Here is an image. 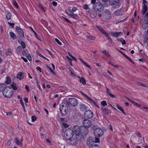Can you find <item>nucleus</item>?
Returning a JSON list of instances; mask_svg holds the SVG:
<instances>
[{"label":"nucleus","instance_id":"20e7f679","mask_svg":"<svg viewBox=\"0 0 148 148\" xmlns=\"http://www.w3.org/2000/svg\"><path fill=\"white\" fill-rule=\"evenodd\" d=\"M60 109L62 115H65L67 113L68 107L65 103L62 102L60 105Z\"/></svg>","mask_w":148,"mask_h":148},{"label":"nucleus","instance_id":"603ef678","mask_svg":"<svg viewBox=\"0 0 148 148\" xmlns=\"http://www.w3.org/2000/svg\"><path fill=\"white\" fill-rule=\"evenodd\" d=\"M32 31H33V32L34 33V35L36 36V38L38 39L39 40V38H38V35L34 31L33 29H32Z\"/></svg>","mask_w":148,"mask_h":148},{"label":"nucleus","instance_id":"4468645a","mask_svg":"<svg viewBox=\"0 0 148 148\" xmlns=\"http://www.w3.org/2000/svg\"><path fill=\"white\" fill-rule=\"evenodd\" d=\"M84 115L88 118H91L93 116V113L90 110H88L85 112Z\"/></svg>","mask_w":148,"mask_h":148},{"label":"nucleus","instance_id":"8fccbe9b","mask_svg":"<svg viewBox=\"0 0 148 148\" xmlns=\"http://www.w3.org/2000/svg\"><path fill=\"white\" fill-rule=\"evenodd\" d=\"M106 93L108 95L110 94V90L107 87H106Z\"/></svg>","mask_w":148,"mask_h":148},{"label":"nucleus","instance_id":"680f3d73","mask_svg":"<svg viewBox=\"0 0 148 148\" xmlns=\"http://www.w3.org/2000/svg\"><path fill=\"white\" fill-rule=\"evenodd\" d=\"M46 51L51 56H52L53 55L52 53L48 49H47Z\"/></svg>","mask_w":148,"mask_h":148},{"label":"nucleus","instance_id":"79ce46f5","mask_svg":"<svg viewBox=\"0 0 148 148\" xmlns=\"http://www.w3.org/2000/svg\"><path fill=\"white\" fill-rule=\"evenodd\" d=\"M55 41L57 43L60 45H62V43L60 42V41L57 38H55Z\"/></svg>","mask_w":148,"mask_h":148},{"label":"nucleus","instance_id":"338daca9","mask_svg":"<svg viewBox=\"0 0 148 148\" xmlns=\"http://www.w3.org/2000/svg\"><path fill=\"white\" fill-rule=\"evenodd\" d=\"M111 65L112 66L116 68H119V66L117 65H114L113 64H111Z\"/></svg>","mask_w":148,"mask_h":148},{"label":"nucleus","instance_id":"a878e982","mask_svg":"<svg viewBox=\"0 0 148 148\" xmlns=\"http://www.w3.org/2000/svg\"><path fill=\"white\" fill-rule=\"evenodd\" d=\"M11 79L9 76H7L6 78L5 83L7 84H9L11 83Z\"/></svg>","mask_w":148,"mask_h":148},{"label":"nucleus","instance_id":"4d7b16f0","mask_svg":"<svg viewBox=\"0 0 148 148\" xmlns=\"http://www.w3.org/2000/svg\"><path fill=\"white\" fill-rule=\"evenodd\" d=\"M108 95L112 97H113V98H115V95H114L111 93L110 94Z\"/></svg>","mask_w":148,"mask_h":148},{"label":"nucleus","instance_id":"7ed1b4c3","mask_svg":"<svg viewBox=\"0 0 148 148\" xmlns=\"http://www.w3.org/2000/svg\"><path fill=\"white\" fill-rule=\"evenodd\" d=\"M3 95L7 98H10L13 95V92L12 89L8 86L5 87L3 91Z\"/></svg>","mask_w":148,"mask_h":148},{"label":"nucleus","instance_id":"bf43d9fd","mask_svg":"<svg viewBox=\"0 0 148 148\" xmlns=\"http://www.w3.org/2000/svg\"><path fill=\"white\" fill-rule=\"evenodd\" d=\"M49 70L53 73V75H56L55 73L54 72V71L53 70H52L51 69H51H50Z\"/></svg>","mask_w":148,"mask_h":148},{"label":"nucleus","instance_id":"c9c22d12","mask_svg":"<svg viewBox=\"0 0 148 148\" xmlns=\"http://www.w3.org/2000/svg\"><path fill=\"white\" fill-rule=\"evenodd\" d=\"M21 47L20 46H18L17 49H16V51L18 53H20L21 51Z\"/></svg>","mask_w":148,"mask_h":148},{"label":"nucleus","instance_id":"ddd939ff","mask_svg":"<svg viewBox=\"0 0 148 148\" xmlns=\"http://www.w3.org/2000/svg\"><path fill=\"white\" fill-rule=\"evenodd\" d=\"M112 36L113 37H119L123 35V33L121 32H110Z\"/></svg>","mask_w":148,"mask_h":148},{"label":"nucleus","instance_id":"a19ab883","mask_svg":"<svg viewBox=\"0 0 148 148\" xmlns=\"http://www.w3.org/2000/svg\"><path fill=\"white\" fill-rule=\"evenodd\" d=\"M143 6H147V5L148 4L147 2L145 0H143Z\"/></svg>","mask_w":148,"mask_h":148},{"label":"nucleus","instance_id":"9d476101","mask_svg":"<svg viewBox=\"0 0 148 148\" xmlns=\"http://www.w3.org/2000/svg\"><path fill=\"white\" fill-rule=\"evenodd\" d=\"M103 130L99 128H97L95 129L94 134L96 137L101 136L103 134Z\"/></svg>","mask_w":148,"mask_h":148},{"label":"nucleus","instance_id":"ea45409f","mask_svg":"<svg viewBox=\"0 0 148 148\" xmlns=\"http://www.w3.org/2000/svg\"><path fill=\"white\" fill-rule=\"evenodd\" d=\"M101 104L103 106H105L107 105V103L105 101H103L101 102Z\"/></svg>","mask_w":148,"mask_h":148},{"label":"nucleus","instance_id":"9b49d317","mask_svg":"<svg viewBox=\"0 0 148 148\" xmlns=\"http://www.w3.org/2000/svg\"><path fill=\"white\" fill-rule=\"evenodd\" d=\"M83 124L85 128L90 127L92 125V123L90 120L88 119H84L83 121Z\"/></svg>","mask_w":148,"mask_h":148},{"label":"nucleus","instance_id":"2f4dec72","mask_svg":"<svg viewBox=\"0 0 148 148\" xmlns=\"http://www.w3.org/2000/svg\"><path fill=\"white\" fill-rule=\"evenodd\" d=\"M86 38L90 40H94L95 39V37L94 36H87Z\"/></svg>","mask_w":148,"mask_h":148},{"label":"nucleus","instance_id":"6e6d98bb","mask_svg":"<svg viewBox=\"0 0 148 148\" xmlns=\"http://www.w3.org/2000/svg\"><path fill=\"white\" fill-rule=\"evenodd\" d=\"M110 15H108L106 17V20L107 21L110 19Z\"/></svg>","mask_w":148,"mask_h":148},{"label":"nucleus","instance_id":"f03ea898","mask_svg":"<svg viewBox=\"0 0 148 148\" xmlns=\"http://www.w3.org/2000/svg\"><path fill=\"white\" fill-rule=\"evenodd\" d=\"M99 140L98 138L89 137L86 143L88 145H91L89 148H100L99 146L98 145H92L93 143H99Z\"/></svg>","mask_w":148,"mask_h":148},{"label":"nucleus","instance_id":"e433bc0d","mask_svg":"<svg viewBox=\"0 0 148 148\" xmlns=\"http://www.w3.org/2000/svg\"><path fill=\"white\" fill-rule=\"evenodd\" d=\"M66 13L70 16L73 13L72 12L69 10H66Z\"/></svg>","mask_w":148,"mask_h":148},{"label":"nucleus","instance_id":"f704fd0d","mask_svg":"<svg viewBox=\"0 0 148 148\" xmlns=\"http://www.w3.org/2000/svg\"><path fill=\"white\" fill-rule=\"evenodd\" d=\"M20 103L21 104V106H22L23 108L24 109H25V105H24V104L23 103V100H22V99H21L20 100Z\"/></svg>","mask_w":148,"mask_h":148},{"label":"nucleus","instance_id":"412c9836","mask_svg":"<svg viewBox=\"0 0 148 148\" xmlns=\"http://www.w3.org/2000/svg\"><path fill=\"white\" fill-rule=\"evenodd\" d=\"M24 77V74L22 72L19 73L17 75V77L19 79H23Z\"/></svg>","mask_w":148,"mask_h":148},{"label":"nucleus","instance_id":"2eb2a0df","mask_svg":"<svg viewBox=\"0 0 148 148\" xmlns=\"http://www.w3.org/2000/svg\"><path fill=\"white\" fill-rule=\"evenodd\" d=\"M16 29L17 31L20 36L22 38H24V34L23 30L18 26H16Z\"/></svg>","mask_w":148,"mask_h":148},{"label":"nucleus","instance_id":"c85d7f7f","mask_svg":"<svg viewBox=\"0 0 148 148\" xmlns=\"http://www.w3.org/2000/svg\"><path fill=\"white\" fill-rule=\"evenodd\" d=\"M115 15L116 16H119L122 15L121 11L120 10H117L114 12Z\"/></svg>","mask_w":148,"mask_h":148},{"label":"nucleus","instance_id":"72a5a7b5","mask_svg":"<svg viewBox=\"0 0 148 148\" xmlns=\"http://www.w3.org/2000/svg\"><path fill=\"white\" fill-rule=\"evenodd\" d=\"M11 14L8 12L6 15V18L8 20H10L11 18Z\"/></svg>","mask_w":148,"mask_h":148},{"label":"nucleus","instance_id":"7c9ffc66","mask_svg":"<svg viewBox=\"0 0 148 148\" xmlns=\"http://www.w3.org/2000/svg\"><path fill=\"white\" fill-rule=\"evenodd\" d=\"M102 53H104L105 55L106 56L108 57H110V55L109 53L107 52V51L105 50H104L102 51Z\"/></svg>","mask_w":148,"mask_h":148},{"label":"nucleus","instance_id":"0e129e2a","mask_svg":"<svg viewBox=\"0 0 148 148\" xmlns=\"http://www.w3.org/2000/svg\"><path fill=\"white\" fill-rule=\"evenodd\" d=\"M26 103H28V99L27 98H25L24 99Z\"/></svg>","mask_w":148,"mask_h":148},{"label":"nucleus","instance_id":"c756f323","mask_svg":"<svg viewBox=\"0 0 148 148\" xmlns=\"http://www.w3.org/2000/svg\"><path fill=\"white\" fill-rule=\"evenodd\" d=\"M79 59L85 65L86 67L90 68V66L88 65V64L86 63V62H85L84 61L82 60L80 58H79Z\"/></svg>","mask_w":148,"mask_h":148},{"label":"nucleus","instance_id":"58836bf2","mask_svg":"<svg viewBox=\"0 0 148 148\" xmlns=\"http://www.w3.org/2000/svg\"><path fill=\"white\" fill-rule=\"evenodd\" d=\"M69 126V125L66 123H62V126L64 127H68Z\"/></svg>","mask_w":148,"mask_h":148},{"label":"nucleus","instance_id":"a18cd8bd","mask_svg":"<svg viewBox=\"0 0 148 148\" xmlns=\"http://www.w3.org/2000/svg\"><path fill=\"white\" fill-rule=\"evenodd\" d=\"M36 119V117L35 116H33L32 117V121L33 122L35 121Z\"/></svg>","mask_w":148,"mask_h":148},{"label":"nucleus","instance_id":"5fc2aeb1","mask_svg":"<svg viewBox=\"0 0 148 148\" xmlns=\"http://www.w3.org/2000/svg\"><path fill=\"white\" fill-rule=\"evenodd\" d=\"M53 5L54 6H56L57 5V3L55 1H53L52 3Z\"/></svg>","mask_w":148,"mask_h":148},{"label":"nucleus","instance_id":"473e14b6","mask_svg":"<svg viewBox=\"0 0 148 148\" xmlns=\"http://www.w3.org/2000/svg\"><path fill=\"white\" fill-rule=\"evenodd\" d=\"M119 40L121 42L123 45H124L126 44V42L124 39L122 38H120Z\"/></svg>","mask_w":148,"mask_h":148},{"label":"nucleus","instance_id":"e2e57ef3","mask_svg":"<svg viewBox=\"0 0 148 148\" xmlns=\"http://www.w3.org/2000/svg\"><path fill=\"white\" fill-rule=\"evenodd\" d=\"M25 88L28 92L29 91V86L26 85H25Z\"/></svg>","mask_w":148,"mask_h":148},{"label":"nucleus","instance_id":"39448f33","mask_svg":"<svg viewBox=\"0 0 148 148\" xmlns=\"http://www.w3.org/2000/svg\"><path fill=\"white\" fill-rule=\"evenodd\" d=\"M65 139L67 140H69L74 136L73 131L70 129H67L65 130L64 134Z\"/></svg>","mask_w":148,"mask_h":148},{"label":"nucleus","instance_id":"09e8293b","mask_svg":"<svg viewBox=\"0 0 148 148\" xmlns=\"http://www.w3.org/2000/svg\"><path fill=\"white\" fill-rule=\"evenodd\" d=\"M12 51H8L6 52V54L7 55H10L12 53Z\"/></svg>","mask_w":148,"mask_h":148},{"label":"nucleus","instance_id":"49530a36","mask_svg":"<svg viewBox=\"0 0 148 148\" xmlns=\"http://www.w3.org/2000/svg\"><path fill=\"white\" fill-rule=\"evenodd\" d=\"M8 23L10 26L12 28L14 27V23H10L9 22H8Z\"/></svg>","mask_w":148,"mask_h":148},{"label":"nucleus","instance_id":"bb28decb","mask_svg":"<svg viewBox=\"0 0 148 148\" xmlns=\"http://www.w3.org/2000/svg\"><path fill=\"white\" fill-rule=\"evenodd\" d=\"M116 107L117 108L120 110L125 115H126L123 109L118 104L116 105Z\"/></svg>","mask_w":148,"mask_h":148},{"label":"nucleus","instance_id":"dca6fc26","mask_svg":"<svg viewBox=\"0 0 148 148\" xmlns=\"http://www.w3.org/2000/svg\"><path fill=\"white\" fill-rule=\"evenodd\" d=\"M101 110L103 112L106 114H109L111 113L110 110L107 108H103V107L101 108Z\"/></svg>","mask_w":148,"mask_h":148},{"label":"nucleus","instance_id":"cd10ccee","mask_svg":"<svg viewBox=\"0 0 148 148\" xmlns=\"http://www.w3.org/2000/svg\"><path fill=\"white\" fill-rule=\"evenodd\" d=\"M70 16L75 19H77L79 18V16L77 15L74 14L73 12Z\"/></svg>","mask_w":148,"mask_h":148},{"label":"nucleus","instance_id":"37998d69","mask_svg":"<svg viewBox=\"0 0 148 148\" xmlns=\"http://www.w3.org/2000/svg\"><path fill=\"white\" fill-rule=\"evenodd\" d=\"M21 45L23 48H25V43L23 42H21Z\"/></svg>","mask_w":148,"mask_h":148},{"label":"nucleus","instance_id":"864d4df0","mask_svg":"<svg viewBox=\"0 0 148 148\" xmlns=\"http://www.w3.org/2000/svg\"><path fill=\"white\" fill-rule=\"evenodd\" d=\"M21 58L22 59H23V60L25 62H27L28 61L27 60V59H26V58H25L23 57H21Z\"/></svg>","mask_w":148,"mask_h":148},{"label":"nucleus","instance_id":"de8ad7c7","mask_svg":"<svg viewBox=\"0 0 148 148\" xmlns=\"http://www.w3.org/2000/svg\"><path fill=\"white\" fill-rule=\"evenodd\" d=\"M27 51L26 50H25L23 51L22 54L24 56H26L27 54Z\"/></svg>","mask_w":148,"mask_h":148},{"label":"nucleus","instance_id":"774afa93","mask_svg":"<svg viewBox=\"0 0 148 148\" xmlns=\"http://www.w3.org/2000/svg\"><path fill=\"white\" fill-rule=\"evenodd\" d=\"M71 58H73V59L75 61V62H76L77 61V59L74 56H73Z\"/></svg>","mask_w":148,"mask_h":148},{"label":"nucleus","instance_id":"423d86ee","mask_svg":"<svg viewBox=\"0 0 148 148\" xmlns=\"http://www.w3.org/2000/svg\"><path fill=\"white\" fill-rule=\"evenodd\" d=\"M78 101L77 99L75 98H69V100L67 102L68 105L70 106L75 107L78 104Z\"/></svg>","mask_w":148,"mask_h":148},{"label":"nucleus","instance_id":"3c124183","mask_svg":"<svg viewBox=\"0 0 148 148\" xmlns=\"http://www.w3.org/2000/svg\"><path fill=\"white\" fill-rule=\"evenodd\" d=\"M138 85L144 87H147V86H146V85L144 84H143L140 82L138 83Z\"/></svg>","mask_w":148,"mask_h":148},{"label":"nucleus","instance_id":"aec40b11","mask_svg":"<svg viewBox=\"0 0 148 148\" xmlns=\"http://www.w3.org/2000/svg\"><path fill=\"white\" fill-rule=\"evenodd\" d=\"M8 86L12 90H16L17 89L16 84H15L12 83L10 85Z\"/></svg>","mask_w":148,"mask_h":148},{"label":"nucleus","instance_id":"f257e3e1","mask_svg":"<svg viewBox=\"0 0 148 148\" xmlns=\"http://www.w3.org/2000/svg\"><path fill=\"white\" fill-rule=\"evenodd\" d=\"M72 130L74 136H75L76 138L78 139H81L82 136L87 134L88 133V130L87 129L83 127L81 128L77 125L73 127Z\"/></svg>","mask_w":148,"mask_h":148},{"label":"nucleus","instance_id":"1a4fd4ad","mask_svg":"<svg viewBox=\"0 0 148 148\" xmlns=\"http://www.w3.org/2000/svg\"><path fill=\"white\" fill-rule=\"evenodd\" d=\"M97 27L100 31V32H101L105 36V37L110 42H111L112 41V40L111 38L109 37L106 32L102 27L99 26H97Z\"/></svg>","mask_w":148,"mask_h":148},{"label":"nucleus","instance_id":"a211bd4d","mask_svg":"<svg viewBox=\"0 0 148 148\" xmlns=\"http://www.w3.org/2000/svg\"><path fill=\"white\" fill-rule=\"evenodd\" d=\"M128 100L129 101L132 103L134 106L139 108H140L141 107V106L138 103L135 101H132L129 98L128 99Z\"/></svg>","mask_w":148,"mask_h":148},{"label":"nucleus","instance_id":"f3484780","mask_svg":"<svg viewBox=\"0 0 148 148\" xmlns=\"http://www.w3.org/2000/svg\"><path fill=\"white\" fill-rule=\"evenodd\" d=\"M142 27L144 29H146L148 27V20H144L142 23Z\"/></svg>","mask_w":148,"mask_h":148},{"label":"nucleus","instance_id":"393cba45","mask_svg":"<svg viewBox=\"0 0 148 148\" xmlns=\"http://www.w3.org/2000/svg\"><path fill=\"white\" fill-rule=\"evenodd\" d=\"M147 6H143V8L141 11V13L143 15L145 14L147 11Z\"/></svg>","mask_w":148,"mask_h":148},{"label":"nucleus","instance_id":"0eeeda50","mask_svg":"<svg viewBox=\"0 0 148 148\" xmlns=\"http://www.w3.org/2000/svg\"><path fill=\"white\" fill-rule=\"evenodd\" d=\"M93 9L96 11L98 12H101L103 10V6L99 2L95 3L93 4Z\"/></svg>","mask_w":148,"mask_h":148},{"label":"nucleus","instance_id":"69168bd1","mask_svg":"<svg viewBox=\"0 0 148 148\" xmlns=\"http://www.w3.org/2000/svg\"><path fill=\"white\" fill-rule=\"evenodd\" d=\"M77 9L76 7H74L72 9V11L73 12H75L77 10Z\"/></svg>","mask_w":148,"mask_h":148},{"label":"nucleus","instance_id":"6ab92c4d","mask_svg":"<svg viewBox=\"0 0 148 148\" xmlns=\"http://www.w3.org/2000/svg\"><path fill=\"white\" fill-rule=\"evenodd\" d=\"M77 77L79 79L80 82L82 83V84L83 85H85L86 84V82L85 79L84 78L82 77H81L79 76H78Z\"/></svg>","mask_w":148,"mask_h":148},{"label":"nucleus","instance_id":"5701e85b","mask_svg":"<svg viewBox=\"0 0 148 148\" xmlns=\"http://www.w3.org/2000/svg\"><path fill=\"white\" fill-rule=\"evenodd\" d=\"M79 108L80 110L83 111H85L87 109V107L84 104L80 105Z\"/></svg>","mask_w":148,"mask_h":148},{"label":"nucleus","instance_id":"13d9d810","mask_svg":"<svg viewBox=\"0 0 148 148\" xmlns=\"http://www.w3.org/2000/svg\"><path fill=\"white\" fill-rule=\"evenodd\" d=\"M49 70L53 73V75H56L55 73L54 72V71L53 70H52L51 69H51H50Z\"/></svg>","mask_w":148,"mask_h":148},{"label":"nucleus","instance_id":"052dcab7","mask_svg":"<svg viewBox=\"0 0 148 148\" xmlns=\"http://www.w3.org/2000/svg\"><path fill=\"white\" fill-rule=\"evenodd\" d=\"M36 69L38 70L40 72H41V69L40 67H39V66H37L36 68Z\"/></svg>","mask_w":148,"mask_h":148},{"label":"nucleus","instance_id":"6e6552de","mask_svg":"<svg viewBox=\"0 0 148 148\" xmlns=\"http://www.w3.org/2000/svg\"><path fill=\"white\" fill-rule=\"evenodd\" d=\"M109 2L110 4L114 8H119L120 6L119 0H109Z\"/></svg>","mask_w":148,"mask_h":148},{"label":"nucleus","instance_id":"4c0bfd02","mask_svg":"<svg viewBox=\"0 0 148 148\" xmlns=\"http://www.w3.org/2000/svg\"><path fill=\"white\" fill-rule=\"evenodd\" d=\"M26 56L27 58L29 61L32 60V58L29 54H27Z\"/></svg>","mask_w":148,"mask_h":148},{"label":"nucleus","instance_id":"b1692460","mask_svg":"<svg viewBox=\"0 0 148 148\" xmlns=\"http://www.w3.org/2000/svg\"><path fill=\"white\" fill-rule=\"evenodd\" d=\"M9 34L11 37L13 39L15 40L16 39L17 37L16 34L13 32H10Z\"/></svg>","mask_w":148,"mask_h":148},{"label":"nucleus","instance_id":"4be33fe9","mask_svg":"<svg viewBox=\"0 0 148 148\" xmlns=\"http://www.w3.org/2000/svg\"><path fill=\"white\" fill-rule=\"evenodd\" d=\"M15 141L16 143L18 145H22V141L23 140V138H22L21 139V141H19L18 139L17 138H15Z\"/></svg>","mask_w":148,"mask_h":148},{"label":"nucleus","instance_id":"f8f14e48","mask_svg":"<svg viewBox=\"0 0 148 148\" xmlns=\"http://www.w3.org/2000/svg\"><path fill=\"white\" fill-rule=\"evenodd\" d=\"M81 140L77 139L76 138L75 136H74L70 139L69 143L71 145H76L77 144V142Z\"/></svg>","mask_w":148,"mask_h":148},{"label":"nucleus","instance_id":"c03bdc74","mask_svg":"<svg viewBox=\"0 0 148 148\" xmlns=\"http://www.w3.org/2000/svg\"><path fill=\"white\" fill-rule=\"evenodd\" d=\"M13 5H14L17 8H18V5L17 4V3L15 1H13Z\"/></svg>","mask_w":148,"mask_h":148}]
</instances>
